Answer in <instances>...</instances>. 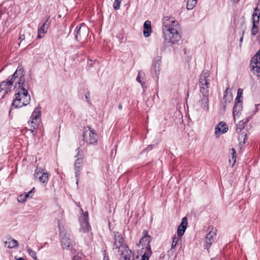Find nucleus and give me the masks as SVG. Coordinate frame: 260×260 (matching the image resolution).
Instances as JSON below:
<instances>
[{"mask_svg": "<svg viewBox=\"0 0 260 260\" xmlns=\"http://www.w3.org/2000/svg\"><path fill=\"white\" fill-rule=\"evenodd\" d=\"M180 26L172 17L165 16L162 20V33L165 41L171 44H177L181 39Z\"/></svg>", "mask_w": 260, "mask_h": 260, "instance_id": "obj_1", "label": "nucleus"}, {"mask_svg": "<svg viewBox=\"0 0 260 260\" xmlns=\"http://www.w3.org/2000/svg\"><path fill=\"white\" fill-rule=\"evenodd\" d=\"M210 73L207 70L203 71L200 75L199 86L202 94L201 100L195 105L197 111H209V84L210 81Z\"/></svg>", "mask_w": 260, "mask_h": 260, "instance_id": "obj_2", "label": "nucleus"}, {"mask_svg": "<svg viewBox=\"0 0 260 260\" xmlns=\"http://www.w3.org/2000/svg\"><path fill=\"white\" fill-rule=\"evenodd\" d=\"M16 91L12 106L15 108H20L28 104L30 101V96L27 90L24 87H22L18 88Z\"/></svg>", "mask_w": 260, "mask_h": 260, "instance_id": "obj_3", "label": "nucleus"}, {"mask_svg": "<svg viewBox=\"0 0 260 260\" xmlns=\"http://www.w3.org/2000/svg\"><path fill=\"white\" fill-rule=\"evenodd\" d=\"M83 137L85 142L92 145H94L97 143L99 138L97 134L90 126H87L84 131Z\"/></svg>", "mask_w": 260, "mask_h": 260, "instance_id": "obj_4", "label": "nucleus"}, {"mask_svg": "<svg viewBox=\"0 0 260 260\" xmlns=\"http://www.w3.org/2000/svg\"><path fill=\"white\" fill-rule=\"evenodd\" d=\"M30 120V130L33 132L34 129H37L41 121V111L39 109H35L31 116Z\"/></svg>", "mask_w": 260, "mask_h": 260, "instance_id": "obj_5", "label": "nucleus"}, {"mask_svg": "<svg viewBox=\"0 0 260 260\" xmlns=\"http://www.w3.org/2000/svg\"><path fill=\"white\" fill-rule=\"evenodd\" d=\"M76 151L77 152V153L75 157H77V159H76L74 163V169L75 171V176L77 178L76 183L78 184L79 181V177L80 176L83 160L81 158L82 150L81 149V148H78L76 149Z\"/></svg>", "mask_w": 260, "mask_h": 260, "instance_id": "obj_6", "label": "nucleus"}, {"mask_svg": "<svg viewBox=\"0 0 260 260\" xmlns=\"http://www.w3.org/2000/svg\"><path fill=\"white\" fill-rule=\"evenodd\" d=\"M23 72L22 69L18 67L12 77L13 81H14V83H15V85H16L17 84L19 85L18 88L24 87L23 84L25 82V79Z\"/></svg>", "mask_w": 260, "mask_h": 260, "instance_id": "obj_7", "label": "nucleus"}, {"mask_svg": "<svg viewBox=\"0 0 260 260\" xmlns=\"http://www.w3.org/2000/svg\"><path fill=\"white\" fill-rule=\"evenodd\" d=\"M49 174L47 172H44L43 169L37 167L35 170L34 177L38 179L43 185H46L48 181Z\"/></svg>", "mask_w": 260, "mask_h": 260, "instance_id": "obj_8", "label": "nucleus"}, {"mask_svg": "<svg viewBox=\"0 0 260 260\" xmlns=\"http://www.w3.org/2000/svg\"><path fill=\"white\" fill-rule=\"evenodd\" d=\"M127 246L124 244V239L121 234L118 232L114 233V242L113 244V249H118V251H120Z\"/></svg>", "mask_w": 260, "mask_h": 260, "instance_id": "obj_9", "label": "nucleus"}, {"mask_svg": "<svg viewBox=\"0 0 260 260\" xmlns=\"http://www.w3.org/2000/svg\"><path fill=\"white\" fill-rule=\"evenodd\" d=\"M210 231L207 235L205 239L206 247L208 250L216 236L217 230L213 226L209 228Z\"/></svg>", "mask_w": 260, "mask_h": 260, "instance_id": "obj_10", "label": "nucleus"}, {"mask_svg": "<svg viewBox=\"0 0 260 260\" xmlns=\"http://www.w3.org/2000/svg\"><path fill=\"white\" fill-rule=\"evenodd\" d=\"M88 33V28L81 24L80 26H77L75 30V38L77 41H79L82 38H85Z\"/></svg>", "mask_w": 260, "mask_h": 260, "instance_id": "obj_11", "label": "nucleus"}, {"mask_svg": "<svg viewBox=\"0 0 260 260\" xmlns=\"http://www.w3.org/2000/svg\"><path fill=\"white\" fill-rule=\"evenodd\" d=\"M142 234L143 237L140 240L139 245L141 244L142 246V249L144 248V246H145L146 250L150 251L151 250V248L149 243L151 241V236L148 235V232L146 230H144Z\"/></svg>", "mask_w": 260, "mask_h": 260, "instance_id": "obj_12", "label": "nucleus"}, {"mask_svg": "<svg viewBox=\"0 0 260 260\" xmlns=\"http://www.w3.org/2000/svg\"><path fill=\"white\" fill-rule=\"evenodd\" d=\"M118 252L121 255V260H135L134 254L128 246Z\"/></svg>", "mask_w": 260, "mask_h": 260, "instance_id": "obj_13", "label": "nucleus"}, {"mask_svg": "<svg viewBox=\"0 0 260 260\" xmlns=\"http://www.w3.org/2000/svg\"><path fill=\"white\" fill-rule=\"evenodd\" d=\"M57 224L58 228H59L60 234L62 236V234H63V231L61 230L60 227V219H57ZM61 243L62 245V247L63 249H67L70 247V245L71 243V240L69 238L68 235L66 234H64L63 236L62 237L61 240Z\"/></svg>", "mask_w": 260, "mask_h": 260, "instance_id": "obj_14", "label": "nucleus"}, {"mask_svg": "<svg viewBox=\"0 0 260 260\" xmlns=\"http://www.w3.org/2000/svg\"><path fill=\"white\" fill-rule=\"evenodd\" d=\"M14 81L11 78L8 81H3L0 84L1 90H4L6 93L10 91L13 87Z\"/></svg>", "mask_w": 260, "mask_h": 260, "instance_id": "obj_15", "label": "nucleus"}, {"mask_svg": "<svg viewBox=\"0 0 260 260\" xmlns=\"http://www.w3.org/2000/svg\"><path fill=\"white\" fill-rule=\"evenodd\" d=\"M228 129L226 124L224 122H220L215 127V135L218 137L221 134H223Z\"/></svg>", "mask_w": 260, "mask_h": 260, "instance_id": "obj_16", "label": "nucleus"}, {"mask_svg": "<svg viewBox=\"0 0 260 260\" xmlns=\"http://www.w3.org/2000/svg\"><path fill=\"white\" fill-rule=\"evenodd\" d=\"M187 225V217H184L182 219L181 223L178 227L177 234L178 237H181L184 233Z\"/></svg>", "mask_w": 260, "mask_h": 260, "instance_id": "obj_17", "label": "nucleus"}, {"mask_svg": "<svg viewBox=\"0 0 260 260\" xmlns=\"http://www.w3.org/2000/svg\"><path fill=\"white\" fill-rule=\"evenodd\" d=\"M243 108L242 101H235V106L233 108V115L234 118L235 119L236 116H238Z\"/></svg>", "mask_w": 260, "mask_h": 260, "instance_id": "obj_18", "label": "nucleus"}, {"mask_svg": "<svg viewBox=\"0 0 260 260\" xmlns=\"http://www.w3.org/2000/svg\"><path fill=\"white\" fill-rule=\"evenodd\" d=\"M80 223L81 225L80 232L83 233H89L91 231V227L89 224L88 221L82 220V218H80Z\"/></svg>", "mask_w": 260, "mask_h": 260, "instance_id": "obj_19", "label": "nucleus"}, {"mask_svg": "<svg viewBox=\"0 0 260 260\" xmlns=\"http://www.w3.org/2000/svg\"><path fill=\"white\" fill-rule=\"evenodd\" d=\"M251 66L253 72L260 73V59L252 57L251 60Z\"/></svg>", "mask_w": 260, "mask_h": 260, "instance_id": "obj_20", "label": "nucleus"}, {"mask_svg": "<svg viewBox=\"0 0 260 260\" xmlns=\"http://www.w3.org/2000/svg\"><path fill=\"white\" fill-rule=\"evenodd\" d=\"M229 89V87L226 88L225 91L224 92V95L223 98V100L224 101V103L223 104V107L224 110H225L227 104L230 103L232 101L233 99L232 94L228 92Z\"/></svg>", "mask_w": 260, "mask_h": 260, "instance_id": "obj_21", "label": "nucleus"}, {"mask_svg": "<svg viewBox=\"0 0 260 260\" xmlns=\"http://www.w3.org/2000/svg\"><path fill=\"white\" fill-rule=\"evenodd\" d=\"M151 32V22L149 21H146L144 24L143 35L144 37H148Z\"/></svg>", "mask_w": 260, "mask_h": 260, "instance_id": "obj_22", "label": "nucleus"}, {"mask_svg": "<svg viewBox=\"0 0 260 260\" xmlns=\"http://www.w3.org/2000/svg\"><path fill=\"white\" fill-rule=\"evenodd\" d=\"M260 17V11L257 7H256L254 9V11L252 14V24H259Z\"/></svg>", "mask_w": 260, "mask_h": 260, "instance_id": "obj_23", "label": "nucleus"}, {"mask_svg": "<svg viewBox=\"0 0 260 260\" xmlns=\"http://www.w3.org/2000/svg\"><path fill=\"white\" fill-rule=\"evenodd\" d=\"M47 21L41 26L38 30V38L41 39L43 38L44 35L47 32L48 26H47Z\"/></svg>", "mask_w": 260, "mask_h": 260, "instance_id": "obj_24", "label": "nucleus"}, {"mask_svg": "<svg viewBox=\"0 0 260 260\" xmlns=\"http://www.w3.org/2000/svg\"><path fill=\"white\" fill-rule=\"evenodd\" d=\"M5 245L9 248H13L17 247L18 245V243L16 240L9 238L8 241H5Z\"/></svg>", "mask_w": 260, "mask_h": 260, "instance_id": "obj_25", "label": "nucleus"}, {"mask_svg": "<svg viewBox=\"0 0 260 260\" xmlns=\"http://www.w3.org/2000/svg\"><path fill=\"white\" fill-rule=\"evenodd\" d=\"M197 0H188L187 2V9L192 10L196 6Z\"/></svg>", "mask_w": 260, "mask_h": 260, "instance_id": "obj_26", "label": "nucleus"}, {"mask_svg": "<svg viewBox=\"0 0 260 260\" xmlns=\"http://www.w3.org/2000/svg\"><path fill=\"white\" fill-rule=\"evenodd\" d=\"M230 151H231L232 159L233 161L232 166L233 167L236 161V152L235 149L234 148L231 149Z\"/></svg>", "mask_w": 260, "mask_h": 260, "instance_id": "obj_27", "label": "nucleus"}, {"mask_svg": "<svg viewBox=\"0 0 260 260\" xmlns=\"http://www.w3.org/2000/svg\"><path fill=\"white\" fill-rule=\"evenodd\" d=\"M243 89L239 88L237 91V95L235 99L237 101H242L241 99L242 98Z\"/></svg>", "mask_w": 260, "mask_h": 260, "instance_id": "obj_28", "label": "nucleus"}, {"mask_svg": "<svg viewBox=\"0 0 260 260\" xmlns=\"http://www.w3.org/2000/svg\"><path fill=\"white\" fill-rule=\"evenodd\" d=\"M244 122L243 121H240L237 126V132L238 133L241 132V131L244 129Z\"/></svg>", "mask_w": 260, "mask_h": 260, "instance_id": "obj_29", "label": "nucleus"}, {"mask_svg": "<svg viewBox=\"0 0 260 260\" xmlns=\"http://www.w3.org/2000/svg\"><path fill=\"white\" fill-rule=\"evenodd\" d=\"M258 24H253L251 29V35L252 36H255L258 32Z\"/></svg>", "mask_w": 260, "mask_h": 260, "instance_id": "obj_30", "label": "nucleus"}, {"mask_svg": "<svg viewBox=\"0 0 260 260\" xmlns=\"http://www.w3.org/2000/svg\"><path fill=\"white\" fill-rule=\"evenodd\" d=\"M151 254V250L150 251L148 250H147V251L146 252H145L142 256L141 260H148L149 256Z\"/></svg>", "mask_w": 260, "mask_h": 260, "instance_id": "obj_31", "label": "nucleus"}, {"mask_svg": "<svg viewBox=\"0 0 260 260\" xmlns=\"http://www.w3.org/2000/svg\"><path fill=\"white\" fill-rule=\"evenodd\" d=\"M122 0H115L113 4V8L115 10H118L120 8V4Z\"/></svg>", "mask_w": 260, "mask_h": 260, "instance_id": "obj_32", "label": "nucleus"}, {"mask_svg": "<svg viewBox=\"0 0 260 260\" xmlns=\"http://www.w3.org/2000/svg\"><path fill=\"white\" fill-rule=\"evenodd\" d=\"M27 252L32 258H34L35 260H37V254L35 251H33L30 248H28Z\"/></svg>", "mask_w": 260, "mask_h": 260, "instance_id": "obj_33", "label": "nucleus"}, {"mask_svg": "<svg viewBox=\"0 0 260 260\" xmlns=\"http://www.w3.org/2000/svg\"><path fill=\"white\" fill-rule=\"evenodd\" d=\"M178 241H179V237H175L173 238L172 243V245H171L172 248H174L176 246Z\"/></svg>", "mask_w": 260, "mask_h": 260, "instance_id": "obj_34", "label": "nucleus"}, {"mask_svg": "<svg viewBox=\"0 0 260 260\" xmlns=\"http://www.w3.org/2000/svg\"><path fill=\"white\" fill-rule=\"evenodd\" d=\"M35 189L34 188H33L30 191H29L28 192L26 193H24V197H26V200H27V198H31L33 196V190Z\"/></svg>", "mask_w": 260, "mask_h": 260, "instance_id": "obj_35", "label": "nucleus"}, {"mask_svg": "<svg viewBox=\"0 0 260 260\" xmlns=\"http://www.w3.org/2000/svg\"><path fill=\"white\" fill-rule=\"evenodd\" d=\"M17 200L19 202H23L26 201V197H24V194H20L18 196Z\"/></svg>", "mask_w": 260, "mask_h": 260, "instance_id": "obj_36", "label": "nucleus"}, {"mask_svg": "<svg viewBox=\"0 0 260 260\" xmlns=\"http://www.w3.org/2000/svg\"><path fill=\"white\" fill-rule=\"evenodd\" d=\"M80 218H82V220H87L88 221V213L87 212H85L83 215L81 216Z\"/></svg>", "mask_w": 260, "mask_h": 260, "instance_id": "obj_37", "label": "nucleus"}, {"mask_svg": "<svg viewBox=\"0 0 260 260\" xmlns=\"http://www.w3.org/2000/svg\"><path fill=\"white\" fill-rule=\"evenodd\" d=\"M19 39L21 40L20 43H22V42L25 39V36L24 35H21L19 37Z\"/></svg>", "mask_w": 260, "mask_h": 260, "instance_id": "obj_38", "label": "nucleus"}, {"mask_svg": "<svg viewBox=\"0 0 260 260\" xmlns=\"http://www.w3.org/2000/svg\"><path fill=\"white\" fill-rule=\"evenodd\" d=\"M140 75H141V73H139V75L138 76V77H137V80L140 83H141V84H142V85H143V83H142L141 81H140Z\"/></svg>", "mask_w": 260, "mask_h": 260, "instance_id": "obj_39", "label": "nucleus"}, {"mask_svg": "<svg viewBox=\"0 0 260 260\" xmlns=\"http://www.w3.org/2000/svg\"><path fill=\"white\" fill-rule=\"evenodd\" d=\"M253 57H256L257 58L260 59V49L257 51L256 55Z\"/></svg>", "mask_w": 260, "mask_h": 260, "instance_id": "obj_40", "label": "nucleus"}, {"mask_svg": "<svg viewBox=\"0 0 260 260\" xmlns=\"http://www.w3.org/2000/svg\"><path fill=\"white\" fill-rule=\"evenodd\" d=\"M259 107H260V105H259V104L255 105V110L254 111V114H255L256 112L258 111Z\"/></svg>", "mask_w": 260, "mask_h": 260, "instance_id": "obj_41", "label": "nucleus"}, {"mask_svg": "<svg viewBox=\"0 0 260 260\" xmlns=\"http://www.w3.org/2000/svg\"><path fill=\"white\" fill-rule=\"evenodd\" d=\"M89 97H90L89 93V92L86 93L85 98L88 102H89Z\"/></svg>", "mask_w": 260, "mask_h": 260, "instance_id": "obj_42", "label": "nucleus"}, {"mask_svg": "<svg viewBox=\"0 0 260 260\" xmlns=\"http://www.w3.org/2000/svg\"><path fill=\"white\" fill-rule=\"evenodd\" d=\"M72 260H82V259L80 257H79L78 256H75L73 258Z\"/></svg>", "mask_w": 260, "mask_h": 260, "instance_id": "obj_43", "label": "nucleus"}, {"mask_svg": "<svg viewBox=\"0 0 260 260\" xmlns=\"http://www.w3.org/2000/svg\"><path fill=\"white\" fill-rule=\"evenodd\" d=\"M241 137H244V143H245V138L246 137V134L245 133H242L241 134Z\"/></svg>", "mask_w": 260, "mask_h": 260, "instance_id": "obj_44", "label": "nucleus"}, {"mask_svg": "<svg viewBox=\"0 0 260 260\" xmlns=\"http://www.w3.org/2000/svg\"><path fill=\"white\" fill-rule=\"evenodd\" d=\"M231 1L232 3H238L240 0H230Z\"/></svg>", "mask_w": 260, "mask_h": 260, "instance_id": "obj_45", "label": "nucleus"}, {"mask_svg": "<svg viewBox=\"0 0 260 260\" xmlns=\"http://www.w3.org/2000/svg\"><path fill=\"white\" fill-rule=\"evenodd\" d=\"M17 260H25L23 257L15 258Z\"/></svg>", "mask_w": 260, "mask_h": 260, "instance_id": "obj_46", "label": "nucleus"}, {"mask_svg": "<svg viewBox=\"0 0 260 260\" xmlns=\"http://www.w3.org/2000/svg\"><path fill=\"white\" fill-rule=\"evenodd\" d=\"M122 105H121V104H120V105H119V106H118V108H119V109L121 110V109H122Z\"/></svg>", "mask_w": 260, "mask_h": 260, "instance_id": "obj_47", "label": "nucleus"}, {"mask_svg": "<svg viewBox=\"0 0 260 260\" xmlns=\"http://www.w3.org/2000/svg\"><path fill=\"white\" fill-rule=\"evenodd\" d=\"M243 37L242 36V37L241 38L240 40V42L241 43L242 42V41H243Z\"/></svg>", "mask_w": 260, "mask_h": 260, "instance_id": "obj_48", "label": "nucleus"}, {"mask_svg": "<svg viewBox=\"0 0 260 260\" xmlns=\"http://www.w3.org/2000/svg\"><path fill=\"white\" fill-rule=\"evenodd\" d=\"M103 260H108L107 258H106V257H105L104 258V259Z\"/></svg>", "mask_w": 260, "mask_h": 260, "instance_id": "obj_49", "label": "nucleus"}, {"mask_svg": "<svg viewBox=\"0 0 260 260\" xmlns=\"http://www.w3.org/2000/svg\"><path fill=\"white\" fill-rule=\"evenodd\" d=\"M91 235H92V233H91L90 234V236H91Z\"/></svg>", "mask_w": 260, "mask_h": 260, "instance_id": "obj_50", "label": "nucleus"}, {"mask_svg": "<svg viewBox=\"0 0 260 260\" xmlns=\"http://www.w3.org/2000/svg\"><path fill=\"white\" fill-rule=\"evenodd\" d=\"M231 160L229 159V162H231Z\"/></svg>", "mask_w": 260, "mask_h": 260, "instance_id": "obj_51", "label": "nucleus"}]
</instances>
